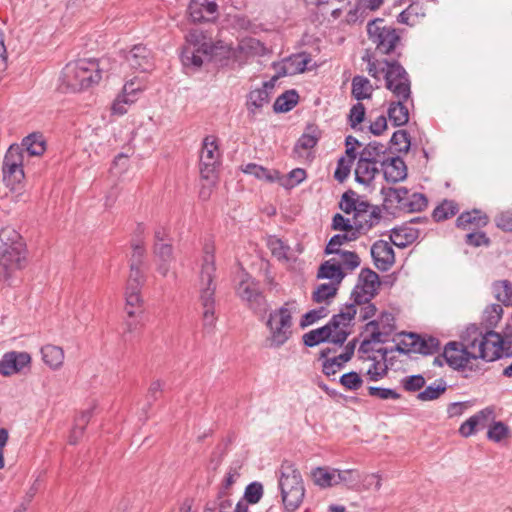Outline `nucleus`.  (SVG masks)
<instances>
[{"instance_id": "72a5a7b5", "label": "nucleus", "mask_w": 512, "mask_h": 512, "mask_svg": "<svg viewBox=\"0 0 512 512\" xmlns=\"http://www.w3.org/2000/svg\"><path fill=\"white\" fill-rule=\"evenodd\" d=\"M419 236V231L411 226L394 228L391 234V241L398 247H405L414 242Z\"/></svg>"}, {"instance_id": "cd10ccee", "label": "nucleus", "mask_w": 512, "mask_h": 512, "mask_svg": "<svg viewBox=\"0 0 512 512\" xmlns=\"http://www.w3.org/2000/svg\"><path fill=\"white\" fill-rule=\"evenodd\" d=\"M493 415V409L492 408H485L479 412H477L475 415L468 418L465 422H463L459 428V433L463 437H469L472 434H474L475 429L478 425H485V423L488 421V419Z\"/></svg>"}, {"instance_id": "2eb2a0df", "label": "nucleus", "mask_w": 512, "mask_h": 512, "mask_svg": "<svg viewBox=\"0 0 512 512\" xmlns=\"http://www.w3.org/2000/svg\"><path fill=\"white\" fill-rule=\"evenodd\" d=\"M220 151L215 136L204 138L200 153V173L205 179H210L220 164Z\"/></svg>"}, {"instance_id": "6ab92c4d", "label": "nucleus", "mask_w": 512, "mask_h": 512, "mask_svg": "<svg viewBox=\"0 0 512 512\" xmlns=\"http://www.w3.org/2000/svg\"><path fill=\"white\" fill-rule=\"evenodd\" d=\"M188 11L193 22H213L219 16L216 0H191Z\"/></svg>"}, {"instance_id": "69168bd1", "label": "nucleus", "mask_w": 512, "mask_h": 512, "mask_svg": "<svg viewBox=\"0 0 512 512\" xmlns=\"http://www.w3.org/2000/svg\"><path fill=\"white\" fill-rule=\"evenodd\" d=\"M391 143L398 147L399 152H407L410 148L409 134L405 130H398L393 133Z\"/></svg>"}, {"instance_id": "aec40b11", "label": "nucleus", "mask_w": 512, "mask_h": 512, "mask_svg": "<svg viewBox=\"0 0 512 512\" xmlns=\"http://www.w3.org/2000/svg\"><path fill=\"white\" fill-rule=\"evenodd\" d=\"M125 60L128 65L141 72L151 71L154 67V61L151 51L144 45H135L126 55Z\"/></svg>"}, {"instance_id": "39448f33", "label": "nucleus", "mask_w": 512, "mask_h": 512, "mask_svg": "<svg viewBox=\"0 0 512 512\" xmlns=\"http://www.w3.org/2000/svg\"><path fill=\"white\" fill-rule=\"evenodd\" d=\"M187 46L181 54V61L185 67L199 68L205 59L209 58L214 50L211 39L199 29H192L186 35Z\"/></svg>"}, {"instance_id": "de8ad7c7", "label": "nucleus", "mask_w": 512, "mask_h": 512, "mask_svg": "<svg viewBox=\"0 0 512 512\" xmlns=\"http://www.w3.org/2000/svg\"><path fill=\"white\" fill-rule=\"evenodd\" d=\"M459 211L458 204L453 200H444L433 211L436 221H443L454 216Z\"/></svg>"}, {"instance_id": "5fc2aeb1", "label": "nucleus", "mask_w": 512, "mask_h": 512, "mask_svg": "<svg viewBox=\"0 0 512 512\" xmlns=\"http://www.w3.org/2000/svg\"><path fill=\"white\" fill-rule=\"evenodd\" d=\"M318 142V136L315 133V130L312 132L304 133L297 141L294 152L302 157L303 153L302 151H308L312 149Z\"/></svg>"}, {"instance_id": "1a4fd4ad", "label": "nucleus", "mask_w": 512, "mask_h": 512, "mask_svg": "<svg viewBox=\"0 0 512 512\" xmlns=\"http://www.w3.org/2000/svg\"><path fill=\"white\" fill-rule=\"evenodd\" d=\"M440 341L432 336L422 338L417 333L403 332L399 335V340L390 350L388 348H379L375 352H438Z\"/></svg>"}, {"instance_id": "49530a36", "label": "nucleus", "mask_w": 512, "mask_h": 512, "mask_svg": "<svg viewBox=\"0 0 512 512\" xmlns=\"http://www.w3.org/2000/svg\"><path fill=\"white\" fill-rule=\"evenodd\" d=\"M362 60L367 63V71L370 76L378 80L381 79L382 76L384 77L386 73L385 62H388L387 60H376L374 56L369 52L365 53V55L362 57Z\"/></svg>"}, {"instance_id": "0eeeda50", "label": "nucleus", "mask_w": 512, "mask_h": 512, "mask_svg": "<svg viewBox=\"0 0 512 512\" xmlns=\"http://www.w3.org/2000/svg\"><path fill=\"white\" fill-rule=\"evenodd\" d=\"M215 247L213 243H206L203 248V257L200 271V301L202 307H215Z\"/></svg>"}, {"instance_id": "4468645a", "label": "nucleus", "mask_w": 512, "mask_h": 512, "mask_svg": "<svg viewBox=\"0 0 512 512\" xmlns=\"http://www.w3.org/2000/svg\"><path fill=\"white\" fill-rule=\"evenodd\" d=\"M379 284V276L376 272L371 269H363L351 293L354 305L368 303L375 296Z\"/></svg>"}, {"instance_id": "4d7b16f0", "label": "nucleus", "mask_w": 512, "mask_h": 512, "mask_svg": "<svg viewBox=\"0 0 512 512\" xmlns=\"http://www.w3.org/2000/svg\"><path fill=\"white\" fill-rule=\"evenodd\" d=\"M287 62L291 65V69L287 72H293V74H297L304 72L308 68V65L311 62V58L306 53H299L289 57Z\"/></svg>"}, {"instance_id": "412c9836", "label": "nucleus", "mask_w": 512, "mask_h": 512, "mask_svg": "<svg viewBox=\"0 0 512 512\" xmlns=\"http://www.w3.org/2000/svg\"><path fill=\"white\" fill-rule=\"evenodd\" d=\"M31 363L30 354H4L0 360V374L12 376L29 369Z\"/></svg>"}, {"instance_id": "f257e3e1", "label": "nucleus", "mask_w": 512, "mask_h": 512, "mask_svg": "<svg viewBox=\"0 0 512 512\" xmlns=\"http://www.w3.org/2000/svg\"><path fill=\"white\" fill-rule=\"evenodd\" d=\"M512 352V329L503 333L493 330L483 332L476 324L468 325L460 334L459 341H450L442 352Z\"/></svg>"}, {"instance_id": "f704fd0d", "label": "nucleus", "mask_w": 512, "mask_h": 512, "mask_svg": "<svg viewBox=\"0 0 512 512\" xmlns=\"http://www.w3.org/2000/svg\"><path fill=\"white\" fill-rule=\"evenodd\" d=\"M336 469L329 467H316L312 470V478L314 483L320 488H329L336 486L335 478Z\"/></svg>"}, {"instance_id": "79ce46f5", "label": "nucleus", "mask_w": 512, "mask_h": 512, "mask_svg": "<svg viewBox=\"0 0 512 512\" xmlns=\"http://www.w3.org/2000/svg\"><path fill=\"white\" fill-rule=\"evenodd\" d=\"M447 390V383L443 379H438L434 384L427 386L420 391L417 399L420 401H433L438 399Z\"/></svg>"}, {"instance_id": "0e129e2a", "label": "nucleus", "mask_w": 512, "mask_h": 512, "mask_svg": "<svg viewBox=\"0 0 512 512\" xmlns=\"http://www.w3.org/2000/svg\"><path fill=\"white\" fill-rule=\"evenodd\" d=\"M136 101V97H128L119 95L112 104L111 110L115 115L122 116L127 112V106L133 104Z\"/></svg>"}, {"instance_id": "a18cd8bd", "label": "nucleus", "mask_w": 512, "mask_h": 512, "mask_svg": "<svg viewBox=\"0 0 512 512\" xmlns=\"http://www.w3.org/2000/svg\"><path fill=\"white\" fill-rule=\"evenodd\" d=\"M243 172L255 176L258 179H264L268 182H275L277 179V170H269L255 163H248L243 167Z\"/></svg>"}, {"instance_id": "09e8293b", "label": "nucleus", "mask_w": 512, "mask_h": 512, "mask_svg": "<svg viewBox=\"0 0 512 512\" xmlns=\"http://www.w3.org/2000/svg\"><path fill=\"white\" fill-rule=\"evenodd\" d=\"M382 192L385 196V201L395 203L397 208L401 210L403 209V204H405L408 195V190L406 188L390 187L388 189H383Z\"/></svg>"}, {"instance_id": "603ef678", "label": "nucleus", "mask_w": 512, "mask_h": 512, "mask_svg": "<svg viewBox=\"0 0 512 512\" xmlns=\"http://www.w3.org/2000/svg\"><path fill=\"white\" fill-rule=\"evenodd\" d=\"M428 205V200L424 194L413 193L407 195L403 209L407 212H420L423 211Z\"/></svg>"}, {"instance_id": "58836bf2", "label": "nucleus", "mask_w": 512, "mask_h": 512, "mask_svg": "<svg viewBox=\"0 0 512 512\" xmlns=\"http://www.w3.org/2000/svg\"><path fill=\"white\" fill-rule=\"evenodd\" d=\"M351 93L358 101L369 99L372 96L373 87L368 78L357 75L352 79Z\"/></svg>"}, {"instance_id": "a19ab883", "label": "nucleus", "mask_w": 512, "mask_h": 512, "mask_svg": "<svg viewBox=\"0 0 512 512\" xmlns=\"http://www.w3.org/2000/svg\"><path fill=\"white\" fill-rule=\"evenodd\" d=\"M306 176V171L302 168H295L287 175H280L277 171V179L275 182H278L285 189H292L302 183L306 179Z\"/></svg>"}, {"instance_id": "37998d69", "label": "nucleus", "mask_w": 512, "mask_h": 512, "mask_svg": "<svg viewBox=\"0 0 512 512\" xmlns=\"http://www.w3.org/2000/svg\"><path fill=\"white\" fill-rule=\"evenodd\" d=\"M380 356L381 359L384 360L383 362L381 360H378V358L375 355H373L372 357L368 355V357L366 358L372 361V364L367 370V375L369 376L371 381H378L387 374L388 367L385 363L387 354H380Z\"/></svg>"}, {"instance_id": "680f3d73", "label": "nucleus", "mask_w": 512, "mask_h": 512, "mask_svg": "<svg viewBox=\"0 0 512 512\" xmlns=\"http://www.w3.org/2000/svg\"><path fill=\"white\" fill-rule=\"evenodd\" d=\"M503 308L500 304H491L484 310V321L489 326H495L502 318Z\"/></svg>"}, {"instance_id": "2f4dec72", "label": "nucleus", "mask_w": 512, "mask_h": 512, "mask_svg": "<svg viewBox=\"0 0 512 512\" xmlns=\"http://www.w3.org/2000/svg\"><path fill=\"white\" fill-rule=\"evenodd\" d=\"M20 147L29 156H41L46 150V141L42 134L32 133L22 140Z\"/></svg>"}, {"instance_id": "13d9d810", "label": "nucleus", "mask_w": 512, "mask_h": 512, "mask_svg": "<svg viewBox=\"0 0 512 512\" xmlns=\"http://www.w3.org/2000/svg\"><path fill=\"white\" fill-rule=\"evenodd\" d=\"M263 496V485L260 482L250 483L244 492V498L247 503L256 504Z\"/></svg>"}, {"instance_id": "a878e982", "label": "nucleus", "mask_w": 512, "mask_h": 512, "mask_svg": "<svg viewBox=\"0 0 512 512\" xmlns=\"http://www.w3.org/2000/svg\"><path fill=\"white\" fill-rule=\"evenodd\" d=\"M345 275L346 273L339 266V262L334 260L333 257L323 262L317 272V278L329 279L330 283H337V285H340Z\"/></svg>"}, {"instance_id": "423d86ee", "label": "nucleus", "mask_w": 512, "mask_h": 512, "mask_svg": "<svg viewBox=\"0 0 512 512\" xmlns=\"http://www.w3.org/2000/svg\"><path fill=\"white\" fill-rule=\"evenodd\" d=\"M296 302H287L278 310L270 313L267 325L270 329V336L267 338V346L271 349H278L290 337L292 331V316L290 306H295Z\"/></svg>"}, {"instance_id": "20e7f679", "label": "nucleus", "mask_w": 512, "mask_h": 512, "mask_svg": "<svg viewBox=\"0 0 512 512\" xmlns=\"http://www.w3.org/2000/svg\"><path fill=\"white\" fill-rule=\"evenodd\" d=\"M279 488L285 512H294L303 502L305 488L302 476L295 465L284 461L280 468Z\"/></svg>"}, {"instance_id": "f8f14e48", "label": "nucleus", "mask_w": 512, "mask_h": 512, "mask_svg": "<svg viewBox=\"0 0 512 512\" xmlns=\"http://www.w3.org/2000/svg\"><path fill=\"white\" fill-rule=\"evenodd\" d=\"M392 314L382 313L379 320H372L365 325L361 333L362 342L358 352H369L370 344H379L385 342L386 336L392 330Z\"/></svg>"}, {"instance_id": "9d476101", "label": "nucleus", "mask_w": 512, "mask_h": 512, "mask_svg": "<svg viewBox=\"0 0 512 512\" xmlns=\"http://www.w3.org/2000/svg\"><path fill=\"white\" fill-rule=\"evenodd\" d=\"M385 86L396 99L408 100L411 96V81L402 65L397 61L385 62Z\"/></svg>"}, {"instance_id": "7ed1b4c3", "label": "nucleus", "mask_w": 512, "mask_h": 512, "mask_svg": "<svg viewBox=\"0 0 512 512\" xmlns=\"http://www.w3.org/2000/svg\"><path fill=\"white\" fill-rule=\"evenodd\" d=\"M100 79L99 62L94 59H80L68 63L62 71V83L73 92L88 89Z\"/></svg>"}, {"instance_id": "f03ea898", "label": "nucleus", "mask_w": 512, "mask_h": 512, "mask_svg": "<svg viewBox=\"0 0 512 512\" xmlns=\"http://www.w3.org/2000/svg\"><path fill=\"white\" fill-rule=\"evenodd\" d=\"M0 242V281L9 282L26 266V248L20 234L9 227L0 230Z\"/></svg>"}, {"instance_id": "dca6fc26", "label": "nucleus", "mask_w": 512, "mask_h": 512, "mask_svg": "<svg viewBox=\"0 0 512 512\" xmlns=\"http://www.w3.org/2000/svg\"><path fill=\"white\" fill-rule=\"evenodd\" d=\"M228 58L233 59L240 65L248 58L263 56L267 53L265 45L256 38L247 37L241 39L236 47L227 46Z\"/></svg>"}, {"instance_id": "338daca9", "label": "nucleus", "mask_w": 512, "mask_h": 512, "mask_svg": "<svg viewBox=\"0 0 512 512\" xmlns=\"http://www.w3.org/2000/svg\"><path fill=\"white\" fill-rule=\"evenodd\" d=\"M365 107L362 103L358 102L353 105L349 112V123L352 128H356L365 118Z\"/></svg>"}, {"instance_id": "774afa93", "label": "nucleus", "mask_w": 512, "mask_h": 512, "mask_svg": "<svg viewBox=\"0 0 512 512\" xmlns=\"http://www.w3.org/2000/svg\"><path fill=\"white\" fill-rule=\"evenodd\" d=\"M352 164L345 157H341L337 162V168L334 172L335 179L339 182L345 181L350 174Z\"/></svg>"}, {"instance_id": "052dcab7", "label": "nucleus", "mask_w": 512, "mask_h": 512, "mask_svg": "<svg viewBox=\"0 0 512 512\" xmlns=\"http://www.w3.org/2000/svg\"><path fill=\"white\" fill-rule=\"evenodd\" d=\"M340 383L347 390L356 391L362 386L363 380L357 372L351 371L340 377Z\"/></svg>"}, {"instance_id": "5701e85b", "label": "nucleus", "mask_w": 512, "mask_h": 512, "mask_svg": "<svg viewBox=\"0 0 512 512\" xmlns=\"http://www.w3.org/2000/svg\"><path fill=\"white\" fill-rule=\"evenodd\" d=\"M380 167L387 182L396 183L404 180L407 176L406 165L404 161L398 156H387L384 163H382Z\"/></svg>"}, {"instance_id": "9b49d317", "label": "nucleus", "mask_w": 512, "mask_h": 512, "mask_svg": "<svg viewBox=\"0 0 512 512\" xmlns=\"http://www.w3.org/2000/svg\"><path fill=\"white\" fill-rule=\"evenodd\" d=\"M357 313L354 304L346 305L338 314L334 315L331 320L323 326L329 330V343L342 345L351 333L352 322Z\"/></svg>"}, {"instance_id": "6e6d98bb", "label": "nucleus", "mask_w": 512, "mask_h": 512, "mask_svg": "<svg viewBox=\"0 0 512 512\" xmlns=\"http://www.w3.org/2000/svg\"><path fill=\"white\" fill-rule=\"evenodd\" d=\"M400 383L407 392H420L425 387L426 380L423 375L415 374L402 378Z\"/></svg>"}, {"instance_id": "e2e57ef3", "label": "nucleus", "mask_w": 512, "mask_h": 512, "mask_svg": "<svg viewBox=\"0 0 512 512\" xmlns=\"http://www.w3.org/2000/svg\"><path fill=\"white\" fill-rule=\"evenodd\" d=\"M368 393L372 397H376L382 400L393 399L398 400L401 398V395L391 388H382L376 386L368 387Z\"/></svg>"}, {"instance_id": "4be33fe9", "label": "nucleus", "mask_w": 512, "mask_h": 512, "mask_svg": "<svg viewBox=\"0 0 512 512\" xmlns=\"http://www.w3.org/2000/svg\"><path fill=\"white\" fill-rule=\"evenodd\" d=\"M371 255L379 270L387 271L395 262V254L391 244L384 240L376 241L371 247Z\"/></svg>"}, {"instance_id": "e433bc0d", "label": "nucleus", "mask_w": 512, "mask_h": 512, "mask_svg": "<svg viewBox=\"0 0 512 512\" xmlns=\"http://www.w3.org/2000/svg\"><path fill=\"white\" fill-rule=\"evenodd\" d=\"M341 234L334 235L328 242L325 248V254L329 255L333 252H338L341 246L345 243L354 241L360 237V234L353 229L344 230Z\"/></svg>"}, {"instance_id": "3c124183", "label": "nucleus", "mask_w": 512, "mask_h": 512, "mask_svg": "<svg viewBox=\"0 0 512 512\" xmlns=\"http://www.w3.org/2000/svg\"><path fill=\"white\" fill-rule=\"evenodd\" d=\"M328 328H317L305 333L302 337L303 343L308 347L316 346L322 342H329Z\"/></svg>"}, {"instance_id": "c756f323", "label": "nucleus", "mask_w": 512, "mask_h": 512, "mask_svg": "<svg viewBox=\"0 0 512 512\" xmlns=\"http://www.w3.org/2000/svg\"><path fill=\"white\" fill-rule=\"evenodd\" d=\"M387 157L386 148L382 143L373 141L368 143L360 152L359 159L379 164L384 163Z\"/></svg>"}, {"instance_id": "6e6552de", "label": "nucleus", "mask_w": 512, "mask_h": 512, "mask_svg": "<svg viewBox=\"0 0 512 512\" xmlns=\"http://www.w3.org/2000/svg\"><path fill=\"white\" fill-rule=\"evenodd\" d=\"M367 32L370 41L375 44L376 52L392 54L400 42V36L392 26L384 25L383 19H375L368 23Z\"/></svg>"}, {"instance_id": "f3484780", "label": "nucleus", "mask_w": 512, "mask_h": 512, "mask_svg": "<svg viewBox=\"0 0 512 512\" xmlns=\"http://www.w3.org/2000/svg\"><path fill=\"white\" fill-rule=\"evenodd\" d=\"M445 362L457 371H473L476 369L474 362L479 359L486 362H493L503 356H512V354H441Z\"/></svg>"}, {"instance_id": "a211bd4d", "label": "nucleus", "mask_w": 512, "mask_h": 512, "mask_svg": "<svg viewBox=\"0 0 512 512\" xmlns=\"http://www.w3.org/2000/svg\"><path fill=\"white\" fill-rule=\"evenodd\" d=\"M146 281V276L141 268L130 266V272L125 288L126 305L131 307L140 306L142 302L141 289Z\"/></svg>"}, {"instance_id": "4c0bfd02", "label": "nucleus", "mask_w": 512, "mask_h": 512, "mask_svg": "<svg viewBox=\"0 0 512 512\" xmlns=\"http://www.w3.org/2000/svg\"><path fill=\"white\" fill-rule=\"evenodd\" d=\"M335 478L336 485L343 484L352 490H358L362 480L360 472L355 469H336Z\"/></svg>"}, {"instance_id": "8fccbe9b", "label": "nucleus", "mask_w": 512, "mask_h": 512, "mask_svg": "<svg viewBox=\"0 0 512 512\" xmlns=\"http://www.w3.org/2000/svg\"><path fill=\"white\" fill-rule=\"evenodd\" d=\"M493 293L496 299L504 305L512 304V286L507 280L496 282L493 285Z\"/></svg>"}, {"instance_id": "c85d7f7f", "label": "nucleus", "mask_w": 512, "mask_h": 512, "mask_svg": "<svg viewBox=\"0 0 512 512\" xmlns=\"http://www.w3.org/2000/svg\"><path fill=\"white\" fill-rule=\"evenodd\" d=\"M354 354H338L332 358H327V354H320L319 361H321L322 372L326 376L336 374L344 365L352 359Z\"/></svg>"}, {"instance_id": "bf43d9fd", "label": "nucleus", "mask_w": 512, "mask_h": 512, "mask_svg": "<svg viewBox=\"0 0 512 512\" xmlns=\"http://www.w3.org/2000/svg\"><path fill=\"white\" fill-rule=\"evenodd\" d=\"M509 434V428L508 426L501 422L497 421L494 422L493 425L489 428L487 432L488 439L494 441V442H500L504 438H506Z\"/></svg>"}, {"instance_id": "c03bdc74", "label": "nucleus", "mask_w": 512, "mask_h": 512, "mask_svg": "<svg viewBox=\"0 0 512 512\" xmlns=\"http://www.w3.org/2000/svg\"><path fill=\"white\" fill-rule=\"evenodd\" d=\"M298 94L295 90H289L281 94L274 102V110L276 112H288L298 102Z\"/></svg>"}, {"instance_id": "b1692460", "label": "nucleus", "mask_w": 512, "mask_h": 512, "mask_svg": "<svg viewBox=\"0 0 512 512\" xmlns=\"http://www.w3.org/2000/svg\"><path fill=\"white\" fill-rule=\"evenodd\" d=\"M382 219L381 209H372L364 214H353L354 230L360 235L366 234L370 229L377 226Z\"/></svg>"}, {"instance_id": "ea45409f", "label": "nucleus", "mask_w": 512, "mask_h": 512, "mask_svg": "<svg viewBox=\"0 0 512 512\" xmlns=\"http://www.w3.org/2000/svg\"><path fill=\"white\" fill-rule=\"evenodd\" d=\"M332 254L334 255L333 259L339 262V266L344 272L345 270L352 271L360 265V258L353 251L338 249V252Z\"/></svg>"}, {"instance_id": "473e14b6", "label": "nucleus", "mask_w": 512, "mask_h": 512, "mask_svg": "<svg viewBox=\"0 0 512 512\" xmlns=\"http://www.w3.org/2000/svg\"><path fill=\"white\" fill-rule=\"evenodd\" d=\"M406 101L397 99L391 102L388 108L389 120L396 127L403 126L409 121L408 108L405 106Z\"/></svg>"}, {"instance_id": "393cba45", "label": "nucleus", "mask_w": 512, "mask_h": 512, "mask_svg": "<svg viewBox=\"0 0 512 512\" xmlns=\"http://www.w3.org/2000/svg\"><path fill=\"white\" fill-rule=\"evenodd\" d=\"M456 224L462 229H480L488 224V217L482 211L474 209L461 213Z\"/></svg>"}, {"instance_id": "c9c22d12", "label": "nucleus", "mask_w": 512, "mask_h": 512, "mask_svg": "<svg viewBox=\"0 0 512 512\" xmlns=\"http://www.w3.org/2000/svg\"><path fill=\"white\" fill-rule=\"evenodd\" d=\"M339 285L337 283H323L316 287L312 299L318 304L329 305L335 298Z\"/></svg>"}, {"instance_id": "bb28decb", "label": "nucleus", "mask_w": 512, "mask_h": 512, "mask_svg": "<svg viewBox=\"0 0 512 512\" xmlns=\"http://www.w3.org/2000/svg\"><path fill=\"white\" fill-rule=\"evenodd\" d=\"M269 83L266 82L261 88L252 90L247 99V109L250 114H257L265 105L270 101L269 93L267 91Z\"/></svg>"}, {"instance_id": "7c9ffc66", "label": "nucleus", "mask_w": 512, "mask_h": 512, "mask_svg": "<svg viewBox=\"0 0 512 512\" xmlns=\"http://www.w3.org/2000/svg\"><path fill=\"white\" fill-rule=\"evenodd\" d=\"M378 165L358 159L355 169L356 181L366 186L370 185L380 171Z\"/></svg>"}, {"instance_id": "864d4df0", "label": "nucleus", "mask_w": 512, "mask_h": 512, "mask_svg": "<svg viewBox=\"0 0 512 512\" xmlns=\"http://www.w3.org/2000/svg\"><path fill=\"white\" fill-rule=\"evenodd\" d=\"M237 294L245 301L251 302L259 296L257 285L250 279L242 280L237 288Z\"/></svg>"}, {"instance_id": "ddd939ff", "label": "nucleus", "mask_w": 512, "mask_h": 512, "mask_svg": "<svg viewBox=\"0 0 512 512\" xmlns=\"http://www.w3.org/2000/svg\"><path fill=\"white\" fill-rule=\"evenodd\" d=\"M24 152L19 145H11L3 159V180L8 186H14L23 181Z\"/></svg>"}]
</instances>
